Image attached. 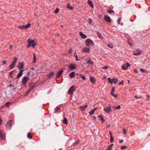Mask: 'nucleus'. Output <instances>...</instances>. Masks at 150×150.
Returning <instances> with one entry per match:
<instances>
[{
    "instance_id": "obj_1",
    "label": "nucleus",
    "mask_w": 150,
    "mask_h": 150,
    "mask_svg": "<svg viewBox=\"0 0 150 150\" xmlns=\"http://www.w3.org/2000/svg\"><path fill=\"white\" fill-rule=\"evenodd\" d=\"M85 43L86 46L88 47H90L94 45V44L92 41L89 39H88L86 40Z\"/></svg>"
},
{
    "instance_id": "obj_2",
    "label": "nucleus",
    "mask_w": 150,
    "mask_h": 150,
    "mask_svg": "<svg viewBox=\"0 0 150 150\" xmlns=\"http://www.w3.org/2000/svg\"><path fill=\"white\" fill-rule=\"evenodd\" d=\"M27 42L28 44H30L33 48H34L36 45L34 41L30 38H29L27 40Z\"/></svg>"
},
{
    "instance_id": "obj_3",
    "label": "nucleus",
    "mask_w": 150,
    "mask_h": 150,
    "mask_svg": "<svg viewBox=\"0 0 150 150\" xmlns=\"http://www.w3.org/2000/svg\"><path fill=\"white\" fill-rule=\"evenodd\" d=\"M14 122L13 120H9L7 123L6 127L8 129L10 130L12 124Z\"/></svg>"
},
{
    "instance_id": "obj_4",
    "label": "nucleus",
    "mask_w": 150,
    "mask_h": 150,
    "mask_svg": "<svg viewBox=\"0 0 150 150\" xmlns=\"http://www.w3.org/2000/svg\"><path fill=\"white\" fill-rule=\"evenodd\" d=\"M75 89V86H71L69 89L68 92V93L69 94L71 95L73 93Z\"/></svg>"
},
{
    "instance_id": "obj_5",
    "label": "nucleus",
    "mask_w": 150,
    "mask_h": 150,
    "mask_svg": "<svg viewBox=\"0 0 150 150\" xmlns=\"http://www.w3.org/2000/svg\"><path fill=\"white\" fill-rule=\"evenodd\" d=\"M108 80L109 82L111 84L112 83H115L118 80L117 78L114 79L113 78L112 79H111L110 78H109Z\"/></svg>"
},
{
    "instance_id": "obj_6",
    "label": "nucleus",
    "mask_w": 150,
    "mask_h": 150,
    "mask_svg": "<svg viewBox=\"0 0 150 150\" xmlns=\"http://www.w3.org/2000/svg\"><path fill=\"white\" fill-rule=\"evenodd\" d=\"M0 137L3 140L5 139V133L3 131L1 130L0 131Z\"/></svg>"
},
{
    "instance_id": "obj_7",
    "label": "nucleus",
    "mask_w": 150,
    "mask_h": 150,
    "mask_svg": "<svg viewBox=\"0 0 150 150\" xmlns=\"http://www.w3.org/2000/svg\"><path fill=\"white\" fill-rule=\"evenodd\" d=\"M28 78L29 77L28 76H25L23 79L22 82L23 85H25L26 84Z\"/></svg>"
},
{
    "instance_id": "obj_8",
    "label": "nucleus",
    "mask_w": 150,
    "mask_h": 150,
    "mask_svg": "<svg viewBox=\"0 0 150 150\" xmlns=\"http://www.w3.org/2000/svg\"><path fill=\"white\" fill-rule=\"evenodd\" d=\"M111 108L110 106H108L104 108L103 109L105 112L107 113H109L111 110Z\"/></svg>"
},
{
    "instance_id": "obj_9",
    "label": "nucleus",
    "mask_w": 150,
    "mask_h": 150,
    "mask_svg": "<svg viewBox=\"0 0 150 150\" xmlns=\"http://www.w3.org/2000/svg\"><path fill=\"white\" fill-rule=\"evenodd\" d=\"M29 88L28 90V92L29 93L31 91L33 90V88L35 87V85L34 84H31L30 85V84H29Z\"/></svg>"
},
{
    "instance_id": "obj_10",
    "label": "nucleus",
    "mask_w": 150,
    "mask_h": 150,
    "mask_svg": "<svg viewBox=\"0 0 150 150\" xmlns=\"http://www.w3.org/2000/svg\"><path fill=\"white\" fill-rule=\"evenodd\" d=\"M142 52L141 50L140 49H137L136 51L134 52L133 54L137 55L140 54Z\"/></svg>"
},
{
    "instance_id": "obj_11",
    "label": "nucleus",
    "mask_w": 150,
    "mask_h": 150,
    "mask_svg": "<svg viewBox=\"0 0 150 150\" xmlns=\"http://www.w3.org/2000/svg\"><path fill=\"white\" fill-rule=\"evenodd\" d=\"M104 18L105 21L107 22H110L111 21L110 17L108 16H105Z\"/></svg>"
},
{
    "instance_id": "obj_12",
    "label": "nucleus",
    "mask_w": 150,
    "mask_h": 150,
    "mask_svg": "<svg viewBox=\"0 0 150 150\" xmlns=\"http://www.w3.org/2000/svg\"><path fill=\"white\" fill-rule=\"evenodd\" d=\"M69 69H70L71 71L75 70L76 69V67L74 64H71L68 67Z\"/></svg>"
},
{
    "instance_id": "obj_13",
    "label": "nucleus",
    "mask_w": 150,
    "mask_h": 150,
    "mask_svg": "<svg viewBox=\"0 0 150 150\" xmlns=\"http://www.w3.org/2000/svg\"><path fill=\"white\" fill-rule=\"evenodd\" d=\"M63 72V70H61L60 71H59L57 73L56 77L57 78H59L62 74V73Z\"/></svg>"
},
{
    "instance_id": "obj_14",
    "label": "nucleus",
    "mask_w": 150,
    "mask_h": 150,
    "mask_svg": "<svg viewBox=\"0 0 150 150\" xmlns=\"http://www.w3.org/2000/svg\"><path fill=\"white\" fill-rule=\"evenodd\" d=\"M86 61L87 64H90L91 65H92L93 64V62L92 61H91L89 58H87L86 59Z\"/></svg>"
},
{
    "instance_id": "obj_15",
    "label": "nucleus",
    "mask_w": 150,
    "mask_h": 150,
    "mask_svg": "<svg viewBox=\"0 0 150 150\" xmlns=\"http://www.w3.org/2000/svg\"><path fill=\"white\" fill-rule=\"evenodd\" d=\"M90 51V50L89 48H85L83 49V52L86 53H89Z\"/></svg>"
},
{
    "instance_id": "obj_16",
    "label": "nucleus",
    "mask_w": 150,
    "mask_h": 150,
    "mask_svg": "<svg viewBox=\"0 0 150 150\" xmlns=\"http://www.w3.org/2000/svg\"><path fill=\"white\" fill-rule=\"evenodd\" d=\"M19 64L20 65L19 67V70L22 69L23 68L24 65L23 63L19 62Z\"/></svg>"
},
{
    "instance_id": "obj_17",
    "label": "nucleus",
    "mask_w": 150,
    "mask_h": 150,
    "mask_svg": "<svg viewBox=\"0 0 150 150\" xmlns=\"http://www.w3.org/2000/svg\"><path fill=\"white\" fill-rule=\"evenodd\" d=\"M87 105H86L80 107L79 108L81 110H84L86 108H87Z\"/></svg>"
},
{
    "instance_id": "obj_18",
    "label": "nucleus",
    "mask_w": 150,
    "mask_h": 150,
    "mask_svg": "<svg viewBox=\"0 0 150 150\" xmlns=\"http://www.w3.org/2000/svg\"><path fill=\"white\" fill-rule=\"evenodd\" d=\"M80 36L83 39H85L86 38V35L84 34L82 32H80L79 33Z\"/></svg>"
},
{
    "instance_id": "obj_19",
    "label": "nucleus",
    "mask_w": 150,
    "mask_h": 150,
    "mask_svg": "<svg viewBox=\"0 0 150 150\" xmlns=\"http://www.w3.org/2000/svg\"><path fill=\"white\" fill-rule=\"evenodd\" d=\"M75 72L73 71L69 74V76L71 78H73L75 76Z\"/></svg>"
},
{
    "instance_id": "obj_20",
    "label": "nucleus",
    "mask_w": 150,
    "mask_h": 150,
    "mask_svg": "<svg viewBox=\"0 0 150 150\" xmlns=\"http://www.w3.org/2000/svg\"><path fill=\"white\" fill-rule=\"evenodd\" d=\"M90 79L91 82L92 83H94L96 81V79L93 77H90Z\"/></svg>"
},
{
    "instance_id": "obj_21",
    "label": "nucleus",
    "mask_w": 150,
    "mask_h": 150,
    "mask_svg": "<svg viewBox=\"0 0 150 150\" xmlns=\"http://www.w3.org/2000/svg\"><path fill=\"white\" fill-rule=\"evenodd\" d=\"M24 71L23 70H21L20 72L18 74L17 76V78H19L22 75V72Z\"/></svg>"
},
{
    "instance_id": "obj_22",
    "label": "nucleus",
    "mask_w": 150,
    "mask_h": 150,
    "mask_svg": "<svg viewBox=\"0 0 150 150\" xmlns=\"http://www.w3.org/2000/svg\"><path fill=\"white\" fill-rule=\"evenodd\" d=\"M54 75V73L53 72H51L50 74L48 75V77L50 78L52 77Z\"/></svg>"
},
{
    "instance_id": "obj_23",
    "label": "nucleus",
    "mask_w": 150,
    "mask_h": 150,
    "mask_svg": "<svg viewBox=\"0 0 150 150\" xmlns=\"http://www.w3.org/2000/svg\"><path fill=\"white\" fill-rule=\"evenodd\" d=\"M88 3L91 7H93V4L91 0H88Z\"/></svg>"
},
{
    "instance_id": "obj_24",
    "label": "nucleus",
    "mask_w": 150,
    "mask_h": 150,
    "mask_svg": "<svg viewBox=\"0 0 150 150\" xmlns=\"http://www.w3.org/2000/svg\"><path fill=\"white\" fill-rule=\"evenodd\" d=\"M97 35L99 38L101 39H102L103 38V36L100 33L98 32L97 33Z\"/></svg>"
},
{
    "instance_id": "obj_25",
    "label": "nucleus",
    "mask_w": 150,
    "mask_h": 150,
    "mask_svg": "<svg viewBox=\"0 0 150 150\" xmlns=\"http://www.w3.org/2000/svg\"><path fill=\"white\" fill-rule=\"evenodd\" d=\"M96 108H95L93 109L91 111L89 112V114L91 115H93L94 112L96 110Z\"/></svg>"
},
{
    "instance_id": "obj_26",
    "label": "nucleus",
    "mask_w": 150,
    "mask_h": 150,
    "mask_svg": "<svg viewBox=\"0 0 150 150\" xmlns=\"http://www.w3.org/2000/svg\"><path fill=\"white\" fill-rule=\"evenodd\" d=\"M107 12L109 14H111L112 13H114V11L112 10H108Z\"/></svg>"
},
{
    "instance_id": "obj_27",
    "label": "nucleus",
    "mask_w": 150,
    "mask_h": 150,
    "mask_svg": "<svg viewBox=\"0 0 150 150\" xmlns=\"http://www.w3.org/2000/svg\"><path fill=\"white\" fill-rule=\"evenodd\" d=\"M110 142H112L114 140V137H112V134L110 132Z\"/></svg>"
},
{
    "instance_id": "obj_28",
    "label": "nucleus",
    "mask_w": 150,
    "mask_h": 150,
    "mask_svg": "<svg viewBox=\"0 0 150 150\" xmlns=\"http://www.w3.org/2000/svg\"><path fill=\"white\" fill-rule=\"evenodd\" d=\"M18 28L22 30H25L24 25H22L18 27Z\"/></svg>"
},
{
    "instance_id": "obj_29",
    "label": "nucleus",
    "mask_w": 150,
    "mask_h": 150,
    "mask_svg": "<svg viewBox=\"0 0 150 150\" xmlns=\"http://www.w3.org/2000/svg\"><path fill=\"white\" fill-rule=\"evenodd\" d=\"M33 60L34 63H35L36 60V57L35 56V54H33Z\"/></svg>"
},
{
    "instance_id": "obj_30",
    "label": "nucleus",
    "mask_w": 150,
    "mask_h": 150,
    "mask_svg": "<svg viewBox=\"0 0 150 150\" xmlns=\"http://www.w3.org/2000/svg\"><path fill=\"white\" fill-rule=\"evenodd\" d=\"M14 59L13 60V61L12 62L14 64H16V61L18 60V58L16 57H14Z\"/></svg>"
},
{
    "instance_id": "obj_31",
    "label": "nucleus",
    "mask_w": 150,
    "mask_h": 150,
    "mask_svg": "<svg viewBox=\"0 0 150 150\" xmlns=\"http://www.w3.org/2000/svg\"><path fill=\"white\" fill-rule=\"evenodd\" d=\"M27 136L28 138L30 139H31L32 138V136L30 132L28 133Z\"/></svg>"
},
{
    "instance_id": "obj_32",
    "label": "nucleus",
    "mask_w": 150,
    "mask_h": 150,
    "mask_svg": "<svg viewBox=\"0 0 150 150\" xmlns=\"http://www.w3.org/2000/svg\"><path fill=\"white\" fill-rule=\"evenodd\" d=\"M63 122L66 125L68 124L67 120V118L64 117V120H63Z\"/></svg>"
},
{
    "instance_id": "obj_33",
    "label": "nucleus",
    "mask_w": 150,
    "mask_h": 150,
    "mask_svg": "<svg viewBox=\"0 0 150 150\" xmlns=\"http://www.w3.org/2000/svg\"><path fill=\"white\" fill-rule=\"evenodd\" d=\"M98 117H100V120L102 121L103 122H104L105 121L104 119L103 116L99 115L98 116Z\"/></svg>"
},
{
    "instance_id": "obj_34",
    "label": "nucleus",
    "mask_w": 150,
    "mask_h": 150,
    "mask_svg": "<svg viewBox=\"0 0 150 150\" xmlns=\"http://www.w3.org/2000/svg\"><path fill=\"white\" fill-rule=\"evenodd\" d=\"M30 24L29 23H28L27 25H24V29L26 30L28 28H29L30 27Z\"/></svg>"
},
{
    "instance_id": "obj_35",
    "label": "nucleus",
    "mask_w": 150,
    "mask_h": 150,
    "mask_svg": "<svg viewBox=\"0 0 150 150\" xmlns=\"http://www.w3.org/2000/svg\"><path fill=\"white\" fill-rule=\"evenodd\" d=\"M122 68L123 70H126L128 68L126 67V66L124 65H123L122 67Z\"/></svg>"
},
{
    "instance_id": "obj_36",
    "label": "nucleus",
    "mask_w": 150,
    "mask_h": 150,
    "mask_svg": "<svg viewBox=\"0 0 150 150\" xmlns=\"http://www.w3.org/2000/svg\"><path fill=\"white\" fill-rule=\"evenodd\" d=\"M15 65V64H14L13 63H12L10 65V69H13L14 68V67Z\"/></svg>"
},
{
    "instance_id": "obj_37",
    "label": "nucleus",
    "mask_w": 150,
    "mask_h": 150,
    "mask_svg": "<svg viewBox=\"0 0 150 150\" xmlns=\"http://www.w3.org/2000/svg\"><path fill=\"white\" fill-rule=\"evenodd\" d=\"M120 105H118L117 107L114 106L113 107V108L115 110H117L120 109Z\"/></svg>"
},
{
    "instance_id": "obj_38",
    "label": "nucleus",
    "mask_w": 150,
    "mask_h": 150,
    "mask_svg": "<svg viewBox=\"0 0 150 150\" xmlns=\"http://www.w3.org/2000/svg\"><path fill=\"white\" fill-rule=\"evenodd\" d=\"M60 109V108H59L58 107H57L54 110V113H57Z\"/></svg>"
},
{
    "instance_id": "obj_39",
    "label": "nucleus",
    "mask_w": 150,
    "mask_h": 150,
    "mask_svg": "<svg viewBox=\"0 0 150 150\" xmlns=\"http://www.w3.org/2000/svg\"><path fill=\"white\" fill-rule=\"evenodd\" d=\"M113 144H111L110 145L108 146V150H111L112 147L113 146Z\"/></svg>"
},
{
    "instance_id": "obj_40",
    "label": "nucleus",
    "mask_w": 150,
    "mask_h": 150,
    "mask_svg": "<svg viewBox=\"0 0 150 150\" xmlns=\"http://www.w3.org/2000/svg\"><path fill=\"white\" fill-rule=\"evenodd\" d=\"M14 71H10L9 73V76L11 78L13 77V76L12 75V74L13 73Z\"/></svg>"
},
{
    "instance_id": "obj_41",
    "label": "nucleus",
    "mask_w": 150,
    "mask_h": 150,
    "mask_svg": "<svg viewBox=\"0 0 150 150\" xmlns=\"http://www.w3.org/2000/svg\"><path fill=\"white\" fill-rule=\"evenodd\" d=\"M108 47L111 48H113L114 47L113 45L112 44H108Z\"/></svg>"
},
{
    "instance_id": "obj_42",
    "label": "nucleus",
    "mask_w": 150,
    "mask_h": 150,
    "mask_svg": "<svg viewBox=\"0 0 150 150\" xmlns=\"http://www.w3.org/2000/svg\"><path fill=\"white\" fill-rule=\"evenodd\" d=\"M79 76L82 79H83V80H86V78L85 77V76L83 75H82V74H80L79 75Z\"/></svg>"
},
{
    "instance_id": "obj_43",
    "label": "nucleus",
    "mask_w": 150,
    "mask_h": 150,
    "mask_svg": "<svg viewBox=\"0 0 150 150\" xmlns=\"http://www.w3.org/2000/svg\"><path fill=\"white\" fill-rule=\"evenodd\" d=\"M79 140H78L77 141H76L75 142H74L73 144V145H74V146H75L76 145H77V144H79Z\"/></svg>"
},
{
    "instance_id": "obj_44",
    "label": "nucleus",
    "mask_w": 150,
    "mask_h": 150,
    "mask_svg": "<svg viewBox=\"0 0 150 150\" xmlns=\"http://www.w3.org/2000/svg\"><path fill=\"white\" fill-rule=\"evenodd\" d=\"M121 18H119L118 19V20H117V23L118 24V25H119L120 24V21H121Z\"/></svg>"
},
{
    "instance_id": "obj_45",
    "label": "nucleus",
    "mask_w": 150,
    "mask_h": 150,
    "mask_svg": "<svg viewBox=\"0 0 150 150\" xmlns=\"http://www.w3.org/2000/svg\"><path fill=\"white\" fill-rule=\"evenodd\" d=\"M59 11V9L58 8H57L55 10H54V12L55 13H58Z\"/></svg>"
},
{
    "instance_id": "obj_46",
    "label": "nucleus",
    "mask_w": 150,
    "mask_h": 150,
    "mask_svg": "<svg viewBox=\"0 0 150 150\" xmlns=\"http://www.w3.org/2000/svg\"><path fill=\"white\" fill-rule=\"evenodd\" d=\"M108 68V66H105L103 67H102L101 68L103 69H106Z\"/></svg>"
},
{
    "instance_id": "obj_47",
    "label": "nucleus",
    "mask_w": 150,
    "mask_h": 150,
    "mask_svg": "<svg viewBox=\"0 0 150 150\" xmlns=\"http://www.w3.org/2000/svg\"><path fill=\"white\" fill-rule=\"evenodd\" d=\"M75 54H76V53H75L74 54V55L75 57L76 58V60L77 61H78L79 60L78 59V56L77 54L76 55Z\"/></svg>"
},
{
    "instance_id": "obj_48",
    "label": "nucleus",
    "mask_w": 150,
    "mask_h": 150,
    "mask_svg": "<svg viewBox=\"0 0 150 150\" xmlns=\"http://www.w3.org/2000/svg\"><path fill=\"white\" fill-rule=\"evenodd\" d=\"M127 147V146H122L121 147V149H125Z\"/></svg>"
},
{
    "instance_id": "obj_49",
    "label": "nucleus",
    "mask_w": 150,
    "mask_h": 150,
    "mask_svg": "<svg viewBox=\"0 0 150 150\" xmlns=\"http://www.w3.org/2000/svg\"><path fill=\"white\" fill-rule=\"evenodd\" d=\"M123 82V81H122L121 82H120L118 83V85H124Z\"/></svg>"
},
{
    "instance_id": "obj_50",
    "label": "nucleus",
    "mask_w": 150,
    "mask_h": 150,
    "mask_svg": "<svg viewBox=\"0 0 150 150\" xmlns=\"http://www.w3.org/2000/svg\"><path fill=\"white\" fill-rule=\"evenodd\" d=\"M125 65L126 66V67L128 68V67L130 66V64L128 63H126Z\"/></svg>"
},
{
    "instance_id": "obj_51",
    "label": "nucleus",
    "mask_w": 150,
    "mask_h": 150,
    "mask_svg": "<svg viewBox=\"0 0 150 150\" xmlns=\"http://www.w3.org/2000/svg\"><path fill=\"white\" fill-rule=\"evenodd\" d=\"M69 5H70L69 3H68V5L67 6V7L68 8H71V9H73V8L71 6H70Z\"/></svg>"
},
{
    "instance_id": "obj_52",
    "label": "nucleus",
    "mask_w": 150,
    "mask_h": 150,
    "mask_svg": "<svg viewBox=\"0 0 150 150\" xmlns=\"http://www.w3.org/2000/svg\"><path fill=\"white\" fill-rule=\"evenodd\" d=\"M115 91V87H113L111 90V91L112 92H114Z\"/></svg>"
},
{
    "instance_id": "obj_53",
    "label": "nucleus",
    "mask_w": 150,
    "mask_h": 150,
    "mask_svg": "<svg viewBox=\"0 0 150 150\" xmlns=\"http://www.w3.org/2000/svg\"><path fill=\"white\" fill-rule=\"evenodd\" d=\"M89 23L90 24H91V23H92V19L90 18L89 19Z\"/></svg>"
},
{
    "instance_id": "obj_54",
    "label": "nucleus",
    "mask_w": 150,
    "mask_h": 150,
    "mask_svg": "<svg viewBox=\"0 0 150 150\" xmlns=\"http://www.w3.org/2000/svg\"><path fill=\"white\" fill-rule=\"evenodd\" d=\"M6 61L5 60H4L2 62V63L3 64L5 65L6 64Z\"/></svg>"
},
{
    "instance_id": "obj_55",
    "label": "nucleus",
    "mask_w": 150,
    "mask_h": 150,
    "mask_svg": "<svg viewBox=\"0 0 150 150\" xmlns=\"http://www.w3.org/2000/svg\"><path fill=\"white\" fill-rule=\"evenodd\" d=\"M10 104V103L8 102H6V106H8V107L9 106Z\"/></svg>"
},
{
    "instance_id": "obj_56",
    "label": "nucleus",
    "mask_w": 150,
    "mask_h": 150,
    "mask_svg": "<svg viewBox=\"0 0 150 150\" xmlns=\"http://www.w3.org/2000/svg\"><path fill=\"white\" fill-rule=\"evenodd\" d=\"M123 133L125 134H126V130L125 129H124L123 130Z\"/></svg>"
},
{
    "instance_id": "obj_57",
    "label": "nucleus",
    "mask_w": 150,
    "mask_h": 150,
    "mask_svg": "<svg viewBox=\"0 0 150 150\" xmlns=\"http://www.w3.org/2000/svg\"><path fill=\"white\" fill-rule=\"evenodd\" d=\"M128 44L131 46H132V43L129 42V40H128Z\"/></svg>"
},
{
    "instance_id": "obj_58",
    "label": "nucleus",
    "mask_w": 150,
    "mask_h": 150,
    "mask_svg": "<svg viewBox=\"0 0 150 150\" xmlns=\"http://www.w3.org/2000/svg\"><path fill=\"white\" fill-rule=\"evenodd\" d=\"M135 97L137 99L140 98H141V97L140 96L139 97H138L136 95L135 96Z\"/></svg>"
},
{
    "instance_id": "obj_59",
    "label": "nucleus",
    "mask_w": 150,
    "mask_h": 150,
    "mask_svg": "<svg viewBox=\"0 0 150 150\" xmlns=\"http://www.w3.org/2000/svg\"><path fill=\"white\" fill-rule=\"evenodd\" d=\"M123 141L124 140H120L119 141V142L120 143H122L123 142Z\"/></svg>"
},
{
    "instance_id": "obj_60",
    "label": "nucleus",
    "mask_w": 150,
    "mask_h": 150,
    "mask_svg": "<svg viewBox=\"0 0 150 150\" xmlns=\"http://www.w3.org/2000/svg\"><path fill=\"white\" fill-rule=\"evenodd\" d=\"M113 96L115 98H116L118 96L117 95L113 94Z\"/></svg>"
},
{
    "instance_id": "obj_61",
    "label": "nucleus",
    "mask_w": 150,
    "mask_h": 150,
    "mask_svg": "<svg viewBox=\"0 0 150 150\" xmlns=\"http://www.w3.org/2000/svg\"><path fill=\"white\" fill-rule=\"evenodd\" d=\"M30 46H31V45L30 44H28V45L27 46V47L29 48Z\"/></svg>"
},
{
    "instance_id": "obj_62",
    "label": "nucleus",
    "mask_w": 150,
    "mask_h": 150,
    "mask_svg": "<svg viewBox=\"0 0 150 150\" xmlns=\"http://www.w3.org/2000/svg\"><path fill=\"white\" fill-rule=\"evenodd\" d=\"M110 94H111L112 96H113V94H114L113 93V92H112V91H111V92Z\"/></svg>"
},
{
    "instance_id": "obj_63",
    "label": "nucleus",
    "mask_w": 150,
    "mask_h": 150,
    "mask_svg": "<svg viewBox=\"0 0 150 150\" xmlns=\"http://www.w3.org/2000/svg\"><path fill=\"white\" fill-rule=\"evenodd\" d=\"M140 70L141 71H144V69H141Z\"/></svg>"
},
{
    "instance_id": "obj_64",
    "label": "nucleus",
    "mask_w": 150,
    "mask_h": 150,
    "mask_svg": "<svg viewBox=\"0 0 150 150\" xmlns=\"http://www.w3.org/2000/svg\"><path fill=\"white\" fill-rule=\"evenodd\" d=\"M147 96L148 98H150V96L149 95H147Z\"/></svg>"
}]
</instances>
